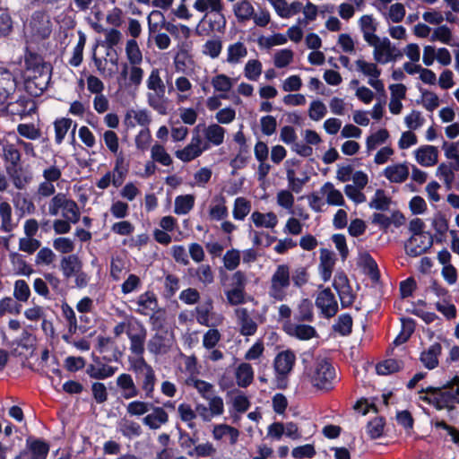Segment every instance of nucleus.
Listing matches in <instances>:
<instances>
[{
	"mask_svg": "<svg viewBox=\"0 0 459 459\" xmlns=\"http://www.w3.org/2000/svg\"><path fill=\"white\" fill-rule=\"evenodd\" d=\"M125 51L127 59L125 64L141 65L143 63V53L135 39H131L126 41Z\"/></svg>",
	"mask_w": 459,
	"mask_h": 459,
	"instance_id": "45",
	"label": "nucleus"
},
{
	"mask_svg": "<svg viewBox=\"0 0 459 459\" xmlns=\"http://www.w3.org/2000/svg\"><path fill=\"white\" fill-rule=\"evenodd\" d=\"M148 351L153 355H161L169 350V341L162 335L156 333L147 343Z\"/></svg>",
	"mask_w": 459,
	"mask_h": 459,
	"instance_id": "46",
	"label": "nucleus"
},
{
	"mask_svg": "<svg viewBox=\"0 0 459 459\" xmlns=\"http://www.w3.org/2000/svg\"><path fill=\"white\" fill-rule=\"evenodd\" d=\"M327 114L326 105L320 100H312L307 109V116L310 120L318 122Z\"/></svg>",
	"mask_w": 459,
	"mask_h": 459,
	"instance_id": "52",
	"label": "nucleus"
},
{
	"mask_svg": "<svg viewBox=\"0 0 459 459\" xmlns=\"http://www.w3.org/2000/svg\"><path fill=\"white\" fill-rule=\"evenodd\" d=\"M416 161L423 167H433L438 161V150L433 145H422L414 151Z\"/></svg>",
	"mask_w": 459,
	"mask_h": 459,
	"instance_id": "26",
	"label": "nucleus"
},
{
	"mask_svg": "<svg viewBox=\"0 0 459 459\" xmlns=\"http://www.w3.org/2000/svg\"><path fill=\"white\" fill-rule=\"evenodd\" d=\"M187 385L195 387L205 400L211 398L215 394L213 385L201 379L190 378L187 380Z\"/></svg>",
	"mask_w": 459,
	"mask_h": 459,
	"instance_id": "57",
	"label": "nucleus"
},
{
	"mask_svg": "<svg viewBox=\"0 0 459 459\" xmlns=\"http://www.w3.org/2000/svg\"><path fill=\"white\" fill-rule=\"evenodd\" d=\"M150 411L143 418V425L150 429H159L162 425L168 423L169 414L163 407L152 405Z\"/></svg>",
	"mask_w": 459,
	"mask_h": 459,
	"instance_id": "25",
	"label": "nucleus"
},
{
	"mask_svg": "<svg viewBox=\"0 0 459 459\" xmlns=\"http://www.w3.org/2000/svg\"><path fill=\"white\" fill-rule=\"evenodd\" d=\"M194 312L196 322L204 326L216 327L221 325L224 320L223 316L213 312L212 299H208L204 304L195 307Z\"/></svg>",
	"mask_w": 459,
	"mask_h": 459,
	"instance_id": "11",
	"label": "nucleus"
},
{
	"mask_svg": "<svg viewBox=\"0 0 459 459\" xmlns=\"http://www.w3.org/2000/svg\"><path fill=\"white\" fill-rule=\"evenodd\" d=\"M432 42L438 41L446 45L453 46V34L446 25H441L435 28L430 36Z\"/></svg>",
	"mask_w": 459,
	"mask_h": 459,
	"instance_id": "55",
	"label": "nucleus"
},
{
	"mask_svg": "<svg viewBox=\"0 0 459 459\" xmlns=\"http://www.w3.org/2000/svg\"><path fill=\"white\" fill-rule=\"evenodd\" d=\"M49 79V71L28 74L25 80V88L31 95H40L47 89Z\"/></svg>",
	"mask_w": 459,
	"mask_h": 459,
	"instance_id": "21",
	"label": "nucleus"
},
{
	"mask_svg": "<svg viewBox=\"0 0 459 459\" xmlns=\"http://www.w3.org/2000/svg\"><path fill=\"white\" fill-rule=\"evenodd\" d=\"M175 90L178 92V101L183 102L191 96L193 85L187 77L181 75L177 77L175 80Z\"/></svg>",
	"mask_w": 459,
	"mask_h": 459,
	"instance_id": "44",
	"label": "nucleus"
},
{
	"mask_svg": "<svg viewBox=\"0 0 459 459\" xmlns=\"http://www.w3.org/2000/svg\"><path fill=\"white\" fill-rule=\"evenodd\" d=\"M10 259L17 274L30 276L33 273V269L26 263L22 255L12 253Z\"/></svg>",
	"mask_w": 459,
	"mask_h": 459,
	"instance_id": "58",
	"label": "nucleus"
},
{
	"mask_svg": "<svg viewBox=\"0 0 459 459\" xmlns=\"http://www.w3.org/2000/svg\"><path fill=\"white\" fill-rule=\"evenodd\" d=\"M116 385L120 391L121 396L129 400L139 395L140 390L134 383L133 377L128 373H122L117 376Z\"/></svg>",
	"mask_w": 459,
	"mask_h": 459,
	"instance_id": "23",
	"label": "nucleus"
},
{
	"mask_svg": "<svg viewBox=\"0 0 459 459\" xmlns=\"http://www.w3.org/2000/svg\"><path fill=\"white\" fill-rule=\"evenodd\" d=\"M194 275L204 286L210 285L214 281V273L209 264H203L195 270Z\"/></svg>",
	"mask_w": 459,
	"mask_h": 459,
	"instance_id": "63",
	"label": "nucleus"
},
{
	"mask_svg": "<svg viewBox=\"0 0 459 459\" xmlns=\"http://www.w3.org/2000/svg\"><path fill=\"white\" fill-rule=\"evenodd\" d=\"M403 367V361L395 359H388L378 363L376 367V370L378 375L386 376L400 371Z\"/></svg>",
	"mask_w": 459,
	"mask_h": 459,
	"instance_id": "51",
	"label": "nucleus"
},
{
	"mask_svg": "<svg viewBox=\"0 0 459 459\" xmlns=\"http://www.w3.org/2000/svg\"><path fill=\"white\" fill-rule=\"evenodd\" d=\"M72 119L67 117L57 118L54 122L55 142L56 144H61L63 143L68 130L72 126Z\"/></svg>",
	"mask_w": 459,
	"mask_h": 459,
	"instance_id": "50",
	"label": "nucleus"
},
{
	"mask_svg": "<svg viewBox=\"0 0 459 459\" xmlns=\"http://www.w3.org/2000/svg\"><path fill=\"white\" fill-rule=\"evenodd\" d=\"M458 170L459 169H455V166L442 162L437 168L436 177L443 181L447 190H450L455 180V171Z\"/></svg>",
	"mask_w": 459,
	"mask_h": 459,
	"instance_id": "37",
	"label": "nucleus"
},
{
	"mask_svg": "<svg viewBox=\"0 0 459 459\" xmlns=\"http://www.w3.org/2000/svg\"><path fill=\"white\" fill-rule=\"evenodd\" d=\"M151 122L149 112L144 109H129L125 116V124L134 127L135 125L147 126Z\"/></svg>",
	"mask_w": 459,
	"mask_h": 459,
	"instance_id": "40",
	"label": "nucleus"
},
{
	"mask_svg": "<svg viewBox=\"0 0 459 459\" xmlns=\"http://www.w3.org/2000/svg\"><path fill=\"white\" fill-rule=\"evenodd\" d=\"M211 84L214 91L220 93L221 99H226L227 93L233 88L234 79L225 74H219L212 78Z\"/></svg>",
	"mask_w": 459,
	"mask_h": 459,
	"instance_id": "35",
	"label": "nucleus"
},
{
	"mask_svg": "<svg viewBox=\"0 0 459 459\" xmlns=\"http://www.w3.org/2000/svg\"><path fill=\"white\" fill-rule=\"evenodd\" d=\"M6 104V109L10 114L20 117L30 115L36 109L34 100L27 97H20L16 101Z\"/></svg>",
	"mask_w": 459,
	"mask_h": 459,
	"instance_id": "28",
	"label": "nucleus"
},
{
	"mask_svg": "<svg viewBox=\"0 0 459 459\" xmlns=\"http://www.w3.org/2000/svg\"><path fill=\"white\" fill-rule=\"evenodd\" d=\"M208 149L209 145L204 143L201 135L196 133L192 135L190 143L185 148L176 151L175 155L183 162H190L200 157Z\"/></svg>",
	"mask_w": 459,
	"mask_h": 459,
	"instance_id": "12",
	"label": "nucleus"
},
{
	"mask_svg": "<svg viewBox=\"0 0 459 459\" xmlns=\"http://www.w3.org/2000/svg\"><path fill=\"white\" fill-rule=\"evenodd\" d=\"M151 157L153 161L159 162L163 166H169L172 163V158L167 152L163 145L155 143L151 149Z\"/></svg>",
	"mask_w": 459,
	"mask_h": 459,
	"instance_id": "59",
	"label": "nucleus"
},
{
	"mask_svg": "<svg viewBox=\"0 0 459 459\" xmlns=\"http://www.w3.org/2000/svg\"><path fill=\"white\" fill-rule=\"evenodd\" d=\"M124 183V179L117 176L114 171H108L97 182L96 186L99 189H107L110 185L119 187Z\"/></svg>",
	"mask_w": 459,
	"mask_h": 459,
	"instance_id": "60",
	"label": "nucleus"
},
{
	"mask_svg": "<svg viewBox=\"0 0 459 459\" xmlns=\"http://www.w3.org/2000/svg\"><path fill=\"white\" fill-rule=\"evenodd\" d=\"M442 353V345L439 342H434L425 348L420 355V361L429 370L438 367L439 357Z\"/></svg>",
	"mask_w": 459,
	"mask_h": 459,
	"instance_id": "24",
	"label": "nucleus"
},
{
	"mask_svg": "<svg viewBox=\"0 0 459 459\" xmlns=\"http://www.w3.org/2000/svg\"><path fill=\"white\" fill-rule=\"evenodd\" d=\"M283 330L288 335L301 341H308L317 336V332L314 326L295 324L290 321H286L283 324Z\"/></svg>",
	"mask_w": 459,
	"mask_h": 459,
	"instance_id": "16",
	"label": "nucleus"
},
{
	"mask_svg": "<svg viewBox=\"0 0 459 459\" xmlns=\"http://www.w3.org/2000/svg\"><path fill=\"white\" fill-rule=\"evenodd\" d=\"M15 77L7 70L0 68V106L5 105L16 90Z\"/></svg>",
	"mask_w": 459,
	"mask_h": 459,
	"instance_id": "20",
	"label": "nucleus"
},
{
	"mask_svg": "<svg viewBox=\"0 0 459 459\" xmlns=\"http://www.w3.org/2000/svg\"><path fill=\"white\" fill-rule=\"evenodd\" d=\"M383 175L391 183L401 184L407 180L410 170L406 163H396L387 166Z\"/></svg>",
	"mask_w": 459,
	"mask_h": 459,
	"instance_id": "27",
	"label": "nucleus"
},
{
	"mask_svg": "<svg viewBox=\"0 0 459 459\" xmlns=\"http://www.w3.org/2000/svg\"><path fill=\"white\" fill-rule=\"evenodd\" d=\"M124 333L129 339L131 353L134 355L143 354L147 337L145 326L139 320L127 316L123 322L117 324L113 329L116 337H119Z\"/></svg>",
	"mask_w": 459,
	"mask_h": 459,
	"instance_id": "2",
	"label": "nucleus"
},
{
	"mask_svg": "<svg viewBox=\"0 0 459 459\" xmlns=\"http://www.w3.org/2000/svg\"><path fill=\"white\" fill-rule=\"evenodd\" d=\"M305 377L316 389L330 390L336 377L335 369L325 359H318L305 371Z\"/></svg>",
	"mask_w": 459,
	"mask_h": 459,
	"instance_id": "5",
	"label": "nucleus"
},
{
	"mask_svg": "<svg viewBox=\"0 0 459 459\" xmlns=\"http://www.w3.org/2000/svg\"><path fill=\"white\" fill-rule=\"evenodd\" d=\"M315 304L325 318H331L338 312V302L329 288L324 289L317 293Z\"/></svg>",
	"mask_w": 459,
	"mask_h": 459,
	"instance_id": "13",
	"label": "nucleus"
},
{
	"mask_svg": "<svg viewBox=\"0 0 459 459\" xmlns=\"http://www.w3.org/2000/svg\"><path fill=\"white\" fill-rule=\"evenodd\" d=\"M239 333L243 336H252L257 331V324L246 307H238L234 311Z\"/></svg>",
	"mask_w": 459,
	"mask_h": 459,
	"instance_id": "18",
	"label": "nucleus"
},
{
	"mask_svg": "<svg viewBox=\"0 0 459 459\" xmlns=\"http://www.w3.org/2000/svg\"><path fill=\"white\" fill-rule=\"evenodd\" d=\"M118 431L127 438L140 437L143 433L141 425L126 417L122 418L117 423Z\"/></svg>",
	"mask_w": 459,
	"mask_h": 459,
	"instance_id": "39",
	"label": "nucleus"
},
{
	"mask_svg": "<svg viewBox=\"0 0 459 459\" xmlns=\"http://www.w3.org/2000/svg\"><path fill=\"white\" fill-rule=\"evenodd\" d=\"M0 231L11 233L16 227L17 222L13 218V209L6 201L0 200Z\"/></svg>",
	"mask_w": 459,
	"mask_h": 459,
	"instance_id": "33",
	"label": "nucleus"
},
{
	"mask_svg": "<svg viewBox=\"0 0 459 459\" xmlns=\"http://www.w3.org/2000/svg\"><path fill=\"white\" fill-rule=\"evenodd\" d=\"M247 48L244 42L231 43L227 47L225 62L230 65H239L247 57Z\"/></svg>",
	"mask_w": 459,
	"mask_h": 459,
	"instance_id": "29",
	"label": "nucleus"
},
{
	"mask_svg": "<svg viewBox=\"0 0 459 459\" xmlns=\"http://www.w3.org/2000/svg\"><path fill=\"white\" fill-rule=\"evenodd\" d=\"M241 260V252L238 249L231 248L224 254L222 262L228 271H234L238 268Z\"/></svg>",
	"mask_w": 459,
	"mask_h": 459,
	"instance_id": "61",
	"label": "nucleus"
},
{
	"mask_svg": "<svg viewBox=\"0 0 459 459\" xmlns=\"http://www.w3.org/2000/svg\"><path fill=\"white\" fill-rule=\"evenodd\" d=\"M195 196L193 195H178L175 198L174 212L178 215H186L194 208Z\"/></svg>",
	"mask_w": 459,
	"mask_h": 459,
	"instance_id": "47",
	"label": "nucleus"
},
{
	"mask_svg": "<svg viewBox=\"0 0 459 459\" xmlns=\"http://www.w3.org/2000/svg\"><path fill=\"white\" fill-rule=\"evenodd\" d=\"M152 405V403L148 402L134 400L127 403L126 410L130 416L140 417L146 415L151 411Z\"/></svg>",
	"mask_w": 459,
	"mask_h": 459,
	"instance_id": "53",
	"label": "nucleus"
},
{
	"mask_svg": "<svg viewBox=\"0 0 459 459\" xmlns=\"http://www.w3.org/2000/svg\"><path fill=\"white\" fill-rule=\"evenodd\" d=\"M134 304V311L144 316L152 315L159 307L157 296L152 291H145L139 295Z\"/></svg>",
	"mask_w": 459,
	"mask_h": 459,
	"instance_id": "17",
	"label": "nucleus"
},
{
	"mask_svg": "<svg viewBox=\"0 0 459 459\" xmlns=\"http://www.w3.org/2000/svg\"><path fill=\"white\" fill-rule=\"evenodd\" d=\"M295 361L296 356L294 352L290 350L281 351L276 355L273 360V368L280 387L286 386L287 377L291 372Z\"/></svg>",
	"mask_w": 459,
	"mask_h": 459,
	"instance_id": "9",
	"label": "nucleus"
},
{
	"mask_svg": "<svg viewBox=\"0 0 459 459\" xmlns=\"http://www.w3.org/2000/svg\"><path fill=\"white\" fill-rule=\"evenodd\" d=\"M356 71L368 78V84L371 86L377 92H385V84L379 79L381 69L377 66V63L369 62L360 57L355 61Z\"/></svg>",
	"mask_w": 459,
	"mask_h": 459,
	"instance_id": "8",
	"label": "nucleus"
},
{
	"mask_svg": "<svg viewBox=\"0 0 459 459\" xmlns=\"http://www.w3.org/2000/svg\"><path fill=\"white\" fill-rule=\"evenodd\" d=\"M263 71L262 63L257 59L248 60L244 66V76L253 82L258 81Z\"/></svg>",
	"mask_w": 459,
	"mask_h": 459,
	"instance_id": "56",
	"label": "nucleus"
},
{
	"mask_svg": "<svg viewBox=\"0 0 459 459\" xmlns=\"http://www.w3.org/2000/svg\"><path fill=\"white\" fill-rule=\"evenodd\" d=\"M141 65L121 64V71L117 78L120 90L137 88L143 82L144 72Z\"/></svg>",
	"mask_w": 459,
	"mask_h": 459,
	"instance_id": "10",
	"label": "nucleus"
},
{
	"mask_svg": "<svg viewBox=\"0 0 459 459\" xmlns=\"http://www.w3.org/2000/svg\"><path fill=\"white\" fill-rule=\"evenodd\" d=\"M373 48V57L377 64L385 65L396 60L402 56L400 51L392 45L387 38L382 39Z\"/></svg>",
	"mask_w": 459,
	"mask_h": 459,
	"instance_id": "14",
	"label": "nucleus"
},
{
	"mask_svg": "<svg viewBox=\"0 0 459 459\" xmlns=\"http://www.w3.org/2000/svg\"><path fill=\"white\" fill-rule=\"evenodd\" d=\"M254 6L249 0H239L232 6V12L238 22L250 21L254 16Z\"/></svg>",
	"mask_w": 459,
	"mask_h": 459,
	"instance_id": "36",
	"label": "nucleus"
},
{
	"mask_svg": "<svg viewBox=\"0 0 459 459\" xmlns=\"http://www.w3.org/2000/svg\"><path fill=\"white\" fill-rule=\"evenodd\" d=\"M117 370V367L104 363L96 358L92 363L87 366L86 373L91 378L101 380L113 377Z\"/></svg>",
	"mask_w": 459,
	"mask_h": 459,
	"instance_id": "19",
	"label": "nucleus"
},
{
	"mask_svg": "<svg viewBox=\"0 0 459 459\" xmlns=\"http://www.w3.org/2000/svg\"><path fill=\"white\" fill-rule=\"evenodd\" d=\"M60 212L63 219L71 221L73 224H76L80 221L81 213L78 204L63 193L54 195L48 204L50 215L56 216Z\"/></svg>",
	"mask_w": 459,
	"mask_h": 459,
	"instance_id": "7",
	"label": "nucleus"
},
{
	"mask_svg": "<svg viewBox=\"0 0 459 459\" xmlns=\"http://www.w3.org/2000/svg\"><path fill=\"white\" fill-rule=\"evenodd\" d=\"M222 50V42L219 39H208L203 46L202 53L212 59L218 58Z\"/></svg>",
	"mask_w": 459,
	"mask_h": 459,
	"instance_id": "62",
	"label": "nucleus"
},
{
	"mask_svg": "<svg viewBox=\"0 0 459 459\" xmlns=\"http://www.w3.org/2000/svg\"><path fill=\"white\" fill-rule=\"evenodd\" d=\"M25 66L29 74L45 73L49 71L48 65L42 62L39 56L29 53L25 56Z\"/></svg>",
	"mask_w": 459,
	"mask_h": 459,
	"instance_id": "43",
	"label": "nucleus"
},
{
	"mask_svg": "<svg viewBox=\"0 0 459 459\" xmlns=\"http://www.w3.org/2000/svg\"><path fill=\"white\" fill-rule=\"evenodd\" d=\"M193 7L195 11L204 13V16H207L209 13L221 14L223 4L221 0H195Z\"/></svg>",
	"mask_w": 459,
	"mask_h": 459,
	"instance_id": "41",
	"label": "nucleus"
},
{
	"mask_svg": "<svg viewBox=\"0 0 459 459\" xmlns=\"http://www.w3.org/2000/svg\"><path fill=\"white\" fill-rule=\"evenodd\" d=\"M143 354L129 357V369L134 374L137 383L146 398H152L157 377L153 368L146 362Z\"/></svg>",
	"mask_w": 459,
	"mask_h": 459,
	"instance_id": "3",
	"label": "nucleus"
},
{
	"mask_svg": "<svg viewBox=\"0 0 459 459\" xmlns=\"http://www.w3.org/2000/svg\"><path fill=\"white\" fill-rule=\"evenodd\" d=\"M146 86L149 90L147 93V101L150 107L155 109L159 114L167 113L168 99L166 98V86L160 77V72L158 68H153L147 80Z\"/></svg>",
	"mask_w": 459,
	"mask_h": 459,
	"instance_id": "6",
	"label": "nucleus"
},
{
	"mask_svg": "<svg viewBox=\"0 0 459 459\" xmlns=\"http://www.w3.org/2000/svg\"><path fill=\"white\" fill-rule=\"evenodd\" d=\"M322 196L325 199V203L332 206H344L345 200L342 193L335 188L333 183L325 182L319 190Z\"/></svg>",
	"mask_w": 459,
	"mask_h": 459,
	"instance_id": "31",
	"label": "nucleus"
},
{
	"mask_svg": "<svg viewBox=\"0 0 459 459\" xmlns=\"http://www.w3.org/2000/svg\"><path fill=\"white\" fill-rule=\"evenodd\" d=\"M82 268V263L76 255L64 256L60 261V269L65 279L72 278Z\"/></svg>",
	"mask_w": 459,
	"mask_h": 459,
	"instance_id": "34",
	"label": "nucleus"
},
{
	"mask_svg": "<svg viewBox=\"0 0 459 459\" xmlns=\"http://www.w3.org/2000/svg\"><path fill=\"white\" fill-rule=\"evenodd\" d=\"M251 212V202L245 197H237L234 201L232 216L237 221H244Z\"/></svg>",
	"mask_w": 459,
	"mask_h": 459,
	"instance_id": "49",
	"label": "nucleus"
},
{
	"mask_svg": "<svg viewBox=\"0 0 459 459\" xmlns=\"http://www.w3.org/2000/svg\"><path fill=\"white\" fill-rule=\"evenodd\" d=\"M433 245L432 237L429 234H415L405 243V252L410 256H419L424 254Z\"/></svg>",
	"mask_w": 459,
	"mask_h": 459,
	"instance_id": "15",
	"label": "nucleus"
},
{
	"mask_svg": "<svg viewBox=\"0 0 459 459\" xmlns=\"http://www.w3.org/2000/svg\"><path fill=\"white\" fill-rule=\"evenodd\" d=\"M290 267L287 264H278L273 272L267 294L275 302H282L291 296Z\"/></svg>",
	"mask_w": 459,
	"mask_h": 459,
	"instance_id": "4",
	"label": "nucleus"
},
{
	"mask_svg": "<svg viewBox=\"0 0 459 459\" xmlns=\"http://www.w3.org/2000/svg\"><path fill=\"white\" fill-rule=\"evenodd\" d=\"M48 452L49 446L48 443L30 437L26 439L25 449L21 453L27 454L30 459H47Z\"/></svg>",
	"mask_w": 459,
	"mask_h": 459,
	"instance_id": "22",
	"label": "nucleus"
},
{
	"mask_svg": "<svg viewBox=\"0 0 459 459\" xmlns=\"http://www.w3.org/2000/svg\"><path fill=\"white\" fill-rule=\"evenodd\" d=\"M309 273L305 266H299L290 271V284L297 289L303 288L309 281Z\"/></svg>",
	"mask_w": 459,
	"mask_h": 459,
	"instance_id": "54",
	"label": "nucleus"
},
{
	"mask_svg": "<svg viewBox=\"0 0 459 459\" xmlns=\"http://www.w3.org/2000/svg\"><path fill=\"white\" fill-rule=\"evenodd\" d=\"M203 133L205 139L204 143L219 146L224 142L226 129L219 124H211L204 127Z\"/></svg>",
	"mask_w": 459,
	"mask_h": 459,
	"instance_id": "32",
	"label": "nucleus"
},
{
	"mask_svg": "<svg viewBox=\"0 0 459 459\" xmlns=\"http://www.w3.org/2000/svg\"><path fill=\"white\" fill-rule=\"evenodd\" d=\"M236 380L238 386L247 387L254 378V370L250 364L241 363L236 369Z\"/></svg>",
	"mask_w": 459,
	"mask_h": 459,
	"instance_id": "48",
	"label": "nucleus"
},
{
	"mask_svg": "<svg viewBox=\"0 0 459 459\" xmlns=\"http://www.w3.org/2000/svg\"><path fill=\"white\" fill-rule=\"evenodd\" d=\"M208 214L212 221H222L229 215L228 207L226 205V198L221 194L212 197L209 206Z\"/></svg>",
	"mask_w": 459,
	"mask_h": 459,
	"instance_id": "30",
	"label": "nucleus"
},
{
	"mask_svg": "<svg viewBox=\"0 0 459 459\" xmlns=\"http://www.w3.org/2000/svg\"><path fill=\"white\" fill-rule=\"evenodd\" d=\"M239 436V431L226 424H218L214 426L212 430V437L215 440H221L224 437H229L231 445L237 443Z\"/></svg>",
	"mask_w": 459,
	"mask_h": 459,
	"instance_id": "42",
	"label": "nucleus"
},
{
	"mask_svg": "<svg viewBox=\"0 0 459 459\" xmlns=\"http://www.w3.org/2000/svg\"><path fill=\"white\" fill-rule=\"evenodd\" d=\"M390 203L391 200L385 195V191L377 189L369 202V207L376 210L385 211L389 208Z\"/></svg>",
	"mask_w": 459,
	"mask_h": 459,
	"instance_id": "64",
	"label": "nucleus"
},
{
	"mask_svg": "<svg viewBox=\"0 0 459 459\" xmlns=\"http://www.w3.org/2000/svg\"><path fill=\"white\" fill-rule=\"evenodd\" d=\"M250 221L256 228L273 229L278 224L277 215L273 212L263 213L255 211L252 212Z\"/></svg>",
	"mask_w": 459,
	"mask_h": 459,
	"instance_id": "38",
	"label": "nucleus"
},
{
	"mask_svg": "<svg viewBox=\"0 0 459 459\" xmlns=\"http://www.w3.org/2000/svg\"><path fill=\"white\" fill-rule=\"evenodd\" d=\"M419 399L437 409L452 408L455 403H459V385L451 384V379L442 387H428L419 394Z\"/></svg>",
	"mask_w": 459,
	"mask_h": 459,
	"instance_id": "1",
	"label": "nucleus"
}]
</instances>
